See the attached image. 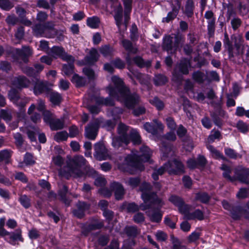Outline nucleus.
<instances>
[{
    "label": "nucleus",
    "instance_id": "53",
    "mask_svg": "<svg viewBox=\"0 0 249 249\" xmlns=\"http://www.w3.org/2000/svg\"><path fill=\"white\" fill-rule=\"evenodd\" d=\"M14 7V3L9 0H0V7L2 9L9 11Z\"/></svg>",
    "mask_w": 249,
    "mask_h": 249
},
{
    "label": "nucleus",
    "instance_id": "39",
    "mask_svg": "<svg viewBox=\"0 0 249 249\" xmlns=\"http://www.w3.org/2000/svg\"><path fill=\"white\" fill-rule=\"evenodd\" d=\"M130 142V141L125 142L124 140L123 137L121 136L112 137V145L115 148H118L122 146L123 144L127 145Z\"/></svg>",
    "mask_w": 249,
    "mask_h": 249
},
{
    "label": "nucleus",
    "instance_id": "40",
    "mask_svg": "<svg viewBox=\"0 0 249 249\" xmlns=\"http://www.w3.org/2000/svg\"><path fill=\"white\" fill-rule=\"evenodd\" d=\"M100 22V18L97 16H93L87 19V24L91 28H97Z\"/></svg>",
    "mask_w": 249,
    "mask_h": 249
},
{
    "label": "nucleus",
    "instance_id": "19",
    "mask_svg": "<svg viewBox=\"0 0 249 249\" xmlns=\"http://www.w3.org/2000/svg\"><path fill=\"white\" fill-rule=\"evenodd\" d=\"M186 163L189 169H193L198 166H204L206 164V159L203 156L199 155L196 160L195 158L188 159Z\"/></svg>",
    "mask_w": 249,
    "mask_h": 249
},
{
    "label": "nucleus",
    "instance_id": "27",
    "mask_svg": "<svg viewBox=\"0 0 249 249\" xmlns=\"http://www.w3.org/2000/svg\"><path fill=\"white\" fill-rule=\"evenodd\" d=\"M204 218V213L199 209H196L192 212H190L186 215V220H188L197 219L201 221Z\"/></svg>",
    "mask_w": 249,
    "mask_h": 249
},
{
    "label": "nucleus",
    "instance_id": "41",
    "mask_svg": "<svg viewBox=\"0 0 249 249\" xmlns=\"http://www.w3.org/2000/svg\"><path fill=\"white\" fill-rule=\"evenodd\" d=\"M114 19L116 24L120 28L122 24L123 18V8L121 6L118 7L115 11Z\"/></svg>",
    "mask_w": 249,
    "mask_h": 249
},
{
    "label": "nucleus",
    "instance_id": "28",
    "mask_svg": "<svg viewBox=\"0 0 249 249\" xmlns=\"http://www.w3.org/2000/svg\"><path fill=\"white\" fill-rule=\"evenodd\" d=\"M179 4H178V7L175 6H173L172 11L167 14L166 17L162 18V22L169 23L170 21L173 20L177 17L179 12Z\"/></svg>",
    "mask_w": 249,
    "mask_h": 249
},
{
    "label": "nucleus",
    "instance_id": "58",
    "mask_svg": "<svg viewBox=\"0 0 249 249\" xmlns=\"http://www.w3.org/2000/svg\"><path fill=\"white\" fill-rule=\"evenodd\" d=\"M179 212L184 214V219H186V215L190 212V206L185 204L184 202L178 207Z\"/></svg>",
    "mask_w": 249,
    "mask_h": 249
},
{
    "label": "nucleus",
    "instance_id": "50",
    "mask_svg": "<svg viewBox=\"0 0 249 249\" xmlns=\"http://www.w3.org/2000/svg\"><path fill=\"white\" fill-rule=\"evenodd\" d=\"M124 206L129 213H135L139 211L140 209H141V205L139 206L134 202L126 203L124 204Z\"/></svg>",
    "mask_w": 249,
    "mask_h": 249
},
{
    "label": "nucleus",
    "instance_id": "44",
    "mask_svg": "<svg viewBox=\"0 0 249 249\" xmlns=\"http://www.w3.org/2000/svg\"><path fill=\"white\" fill-rule=\"evenodd\" d=\"M132 61L138 67L142 68L144 67H149L151 65V62L149 61L145 62L143 59L139 56L134 57L132 59Z\"/></svg>",
    "mask_w": 249,
    "mask_h": 249
},
{
    "label": "nucleus",
    "instance_id": "57",
    "mask_svg": "<svg viewBox=\"0 0 249 249\" xmlns=\"http://www.w3.org/2000/svg\"><path fill=\"white\" fill-rule=\"evenodd\" d=\"M141 180L140 178H131L125 180L126 185L131 186L132 187H137L140 184Z\"/></svg>",
    "mask_w": 249,
    "mask_h": 249
},
{
    "label": "nucleus",
    "instance_id": "49",
    "mask_svg": "<svg viewBox=\"0 0 249 249\" xmlns=\"http://www.w3.org/2000/svg\"><path fill=\"white\" fill-rule=\"evenodd\" d=\"M130 141H132L134 144H139L141 143V137L136 130H132L129 136Z\"/></svg>",
    "mask_w": 249,
    "mask_h": 249
},
{
    "label": "nucleus",
    "instance_id": "54",
    "mask_svg": "<svg viewBox=\"0 0 249 249\" xmlns=\"http://www.w3.org/2000/svg\"><path fill=\"white\" fill-rule=\"evenodd\" d=\"M68 137V133L65 131H62L57 132L55 134V135L54 136V140L58 142H60L61 141L67 140Z\"/></svg>",
    "mask_w": 249,
    "mask_h": 249
},
{
    "label": "nucleus",
    "instance_id": "2",
    "mask_svg": "<svg viewBox=\"0 0 249 249\" xmlns=\"http://www.w3.org/2000/svg\"><path fill=\"white\" fill-rule=\"evenodd\" d=\"M154 188H140L141 197L144 203L141 204L140 207L142 211L148 209L146 213L151 221L159 223L162 217L160 209L164 205V202Z\"/></svg>",
    "mask_w": 249,
    "mask_h": 249
},
{
    "label": "nucleus",
    "instance_id": "36",
    "mask_svg": "<svg viewBox=\"0 0 249 249\" xmlns=\"http://www.w3.org/2000/svg\"><path fill=\"white\" fill-rule=\"evenodd\" d=\"M220 169L223 171V176L225 178L231 182L234 181L233 176L231 177L230 175L232 170L231 166L225 164H222Z\"/></svg>",
    "mask_w": 249,
    "mask_h": 249
},
{
    "label": "nucleus",
    "instance_id": "5",
    "mask_svg": "<svg viewBox=\"0 0 249 249\" xmlns=\"http://www.w3.org/2000/svg\"><path fill=\"white\" fill-rule=\"evenodd\" d=\"M223 42L224 47L228 52L229 59L230 61L236 63L235 57L243 54L246 45L243 43L241 39L239 41H235L233 45L232 41L230 40L226 32L224 33Z\"/></svg>",
    "mask_w": 249,
    "mask_h": 249
},
{
    "label": "nucleus",
    "instance_id": "29",
    "mask_svg": "<svg viewBox=\"0 0 249 249\" xmlns=\"http://www.w3.org/2000/svg\"><path fill=\"white\" fill-rule=\"evenodd\" d=\"M128 127L123 123H120L118 126L117 131L120 136L123 137L124 140L127 142L130 141V138L127 134Z\"/></svg>",
    "mask_w": 249,
    "mask_h": 249
},
{
    "label": "nucleus",
    "instance_id": "61",
    "mask_svg": "<svg viewBox=\"0 0 249 249\" xmlns=\"http://www.w3.org/2000/svg\"><path fill=\"white\" fill-rule=\"evenodd\" d=\"M138 28L136 24H134L132 25L130 29V37L132 41H135L138 40Z\"/></svg>",
    "mask_w": 249,
    "mask_h": 249
},
{
    "label": "nucleus",
    "instance_id": "11",
    "mask_svg": "<svg viewBox=\"0 0 249 249\" xmlns=\"http://www.w3.org/2000/svg\"><path fill=\"white\" fill-rule=\"evenodd\" d=\"M100 121L94 119L85 127V136L88 139L94 140L98 134Z\"/></svg>",
    "mask_w": 249,
    "mask_h": 249
},
{
    "label": "nucleus",
    "instance_id": "62",
    "mask_svg": "<svg viewBox=\"0 0 249 249\" xmlns=\"http://www.w3.org/2000/svg\"><path fill=\"white\" fill-rule=\"evenodd\" d=\"M221 137L220 132L218 131H212L211 134L209 135L208 141L209 142L212 143L215 140L220 139Z\"/></svg>",
    "mask_w": 249,
    "mask_h": 249
},
{
    "label": "nucleus",
    "instance_id": "16",
    "mask_svg": "<svg viewBox=\"0 0 249 249\" xmlns=\"http://www.w3.org/2000/svg\"><path fill=\"white\" fill-rule=\"evenodd\" d=\"M143 128L147 132L156 135L159 130H163L164 126L160 122L155 119L153 120V123H146L143 125Z\"/></svg>",
    "mask_w": 249,
    "mask_h": 249
},
{
    "label": "nucleus",
    "instance_id": "1",
    "mask_svg": "<svg viewBox=\"0 0 249 249\" xmlns=\"http://www.w3.org/2000/svg\"><path fill=\"white\" fill-rule=\"evenodd\" d=\"M111 81L113 85H110L107 87L108 92L110 97L105 98L98 97L96 99L97 104L113 106L114 105V102L111 97L124 103L128 108H133L139 104V96L136 93H131L129 89L124 85L121 78L114 75L112 77Z\"/></svg>",
    "mask_w": 249,
    "mask_h": 249
},
{
    "label": "nucleus",
    "instance_id": "46",
    "mask_svg": "<svg viewBox=\"0 0 249 249\" xmlns=\"http://www.w3.org/2000/svg\"><path fill=\"white\" fill-rule=\"evenodd\" d=\"M51 102L54 105H59L62 101L61 95L55 92H52L50 95Z\"/></svg>",
    "mask_w": 249,
    "mask_h": 249
},
{
    "label": "nucleus",
    "instance_id": "7",
    "mask_svg": "<svg viewBox=\"0 0 249 249\" xmlns=\"http://www.w3.org/2000/svg\"><path fill=\"white\" fill-rule=\"evenodd\" d=\"M191 67L190 60L184 58L178 63L173 72L172 80L178 85H180L183 81V74L189 73V69Z\"/></svg>",
    "mask_w": 249,
    "mask_h": 249
},
{
    "label": "nucleus",
    "instance_id": "12",
    "mask_svg": "<svg viewBox=\"0 0 249 249\" xmlns=\"http://www.w3.org/2000/svg\"><path fill=\"white\" fill-rule=\"evenodd\" d=\"M204 18L207 20L208 34L210 37H212L214 35L215 29L216 18L214 13L211 10L207 11L205 13Z\"/></svg>",
    "mask_w": 249,
    "mask_h": 249
},
{
    "label": "nucleus",
    "instance_id": "52",
    "mask_svg": "<svg viewBox=\"0 0 249 249\" xmlns=\"http://www.w3.org/2000/svg\"><path fill=\"white\" fill-rule=\"evenodd\" d=\"M195 198L203 203H206L209 202L210 196L205 193H199L196 194Z\"/></svg>",
    "mask_w": 249,
    "mask_h": 249
},
{
    "label": "nucleus",
    "instance_id": "18",
    "mask_svg": "<svg viewBox=\"0 0 249 249\" xmlns=\"http://www.w3.org/2000/svg\"><path fill=\"white\" fill-rule=\"evenodd\" d=\"M128 69L131 73H128V75L132 79L134 84H136V83L134 80L133 77L138 80L141 84L147 85L149 83V78L147 75L142 74L137 71L131 70L130 67H128Z\"/></svg>",
    "mask_w": 249,
    "mask_h": 249
},
{
    "label": "nucleus",
    "instance_id": "31",
    "mask_svg": "<svg viewBox=\"0 0 249 249\" xmlns=\"http://www.w3.org/2000/svg\"><path fill=\"white\" fill-rule=\"evenodd\" d=\"M99 51L104 57L112 56L115 51L114 48L109 45H105L101 47Z\"/></svg>",
    "mask_w": 249,
    "mask_h": 249
},
{
    "label": "nucleus",
    "instance_id": "63",
    "mask_svg": "<svg viewBox=\"0 0 249 249\" xmlns=\"http://www.w3.org/2000/svg\"><path fill=\"white\" fill-rule=\"evenodd\" d=\"M113 188H100L98 192L105 197H110L113 192Z\"/></svg>",
    "mask_w": 249,
    "mask_h": 249
},
{
    "label": "nucleus",
    "instance_id": "13",
    "mask_svg": "<svg viewBox=\"0 0 249 249\" xmlns=\"http://www.w3.org/2000/svg\"><path fill=\"white\" fill-rule=\"evenodd\" d=\"M211 105L214 108V111L211 113V116L212 118L214 123L218 126L221 124V121L219 116L224 114L223 111L221 108V102L217 101L214 102L213 101Z\"/></svg>",
    "mask_w": 249,
    "mask_h": 249
},
{
    "label": "nucleus",
    "instance_id": "10",
    "mask_svg": "<svg viewBox=\"0 0 249 249\" xmlns=\"http://www.w3.org/2000/svg\"><path fill=\"white\" fill-rule=\"evenodd\" d=\"M49 54L54 58L59 57L66 61L71 62L74 60L72 55L67 54L63 48L58 46L52 47L49 52Z\"/></svg>",
    "mask_w": 249,
    "mask_h": 249
},
{
    "label": "nucleus",
    "instance_id": "48",
    "mask_svg": "<svg viewBox=\"0 0 249 249\" xmlns=\"http://www.w3.org/2000/svg\"><path fill=\"white\" fill-rule=\"evenodd\" d=\"M204 73L199 71L194 72L192 74L193 79L199 84H201L204 82Z\"/></svg>",
    "mask_w": 249,
    "mask_h": 249
},
{
    "label": "nucleus",
    "instance_id": "51",
    "mask_svg": "<svg viewBox=\"0 0 249 249\" xmlns=\"http://www.w3.org/2000/svg\"><path fill=\"white\" fill-rule=\"evenodd\" d=\"M0 117L6 122H10L12 118V111L9 109H1Z\"/></svg>",
    "mask_w": 249,
    "mask_h": 249
},
{
    "label": "nucleus",
    "instance_id": "32",
    "mask_svg": "<svg viewBox=\"0 0 249 249\" xmlns=\"http://www.w3.org/2000/svg\"><path fill=\"white\" fill-rule=\"evenodd\" d=\"M243 211L244 210L241 206H233L230 210V213L233 219L238 220L241 217Z\"/></svg>",
    "mask_w": 249,
    "mask_h": 249
},
{
    "label": "nucleus",
    "instance_id": "56",
    "mask_svg": "<svg viewBox=\"0 0 249 249\" xmlns=\"http://www.w3.org/2000/svg\"><path fill=\"white\" fill-rule=\"evenodd\" d=\"M242 21L237 17H234L231 20V27L233 31H236L241 25Z\"/></svg>",
    "mask_w": 249,
    "mask_h": 249
},
{
    "label": "nucleus",
    "instance_id": "9",
    "mask_svg": "<svg viewBox=\"0 0 249 249\" xmlns=\"http://www.w3.org/2000/svg\"><path fill=\"white\" fill-rule=\"evenodd\" d=\"M234 181L238 180L242 183L249 184V168L239 165L234 169Z\"/></svg>",
    "mask_w": 249,
    "mask_h": 249
},
{
    "label": "nucleus",
    "instance_id": "33",
    "mask_svg": "<svg viewBox=\"0 0 249 249\" xmlns=\"http://www.w3.org/2000/svg\"><path fill=\"white\" fill-rule=\"evenodd\" d=\"M187 132V129L182 125L180 124L177 130V133L178 137L184 142H189L190 138L186 135Z\"/></svg>",
    "mask_w": 249,
    "mask_h": 249
},
{
    "label": "nucleus",
    "instance_id": "22",
    "mask_svg": "<svg viewBox=\"0 0 249 249\" xmlns=\"http://www.w3.org/2000/svg\"><path fill=\"white\" fill-rule=\"evenodd\" d=\"M48 83L46 81L37 80L35 84L34 92L36 95L49 91Z\"/></svg>",
    "mask_w": 249,
    "mask_h": 249
},
{
    "label": "nucleus",
    "instance_id": "64",
    "mask_svg": "<svg viewBox=\"0 0 249 249\" xmlns=\"http://www.w3.org/2000/svg\"><path fill=\"white\" fill-rule=\"evenodd\" d=\"M249 195V188H241L236 195L238 198H245Z\"/></svg>",
    "mask_w": 249,
    "mask_h": 249
},
{
    "label": "nucleus",
    "instance_id": "47",
    "mask_svg": "<svg viewBox=\"0 0 249 249\" xmlns=\"http://www.w3.org/2000/svg\"><path fill=\"white\" fill-rule=\"evenodd\" d=\"M154 81L155 85L161 86L167 82V79L164 75L161 74H158L155 75Z\"/></svg>",
    "mask_w": 249,
    "mask_h": 249
},
{
    "label": "nucleus",
    "instance_id": "60",
    "mask_svg": "<svg viewBox=\"0 0 249 249\" xmlns=\"http://www.w3.org/2000/svg\"><path fill=\"white\" fill-rule=\"evenodd\" d=\"M150 103L155 106L158 110H161L164 107L163 103L157 97L150 100Z\"/></svg>",
    "mask_w": 249,
    "mask_h": 249
},
{
    "label": "nucleus",
    "instance_id": "20",
    "mask_svg": "<svg viewBox=\"0 0 249 249\" xmlns=\"http://www.w3.org/2000/svg\"><path fill=\"white\" fill-rule=\"evenodd\" d=\"M89 207V204L85 202L78 201L76 204L77 208L72 211V213L75 216L81 218L84 216L86 211L88 210Z\"/></svg>",
    "mask_w": 249,
    "mask_h": 249
},
{
    "label": "nucleus",
    "instance_id": "8",
    "mask_svg": "<svg viewBox=\"0 0 249 249\" xmlns=\"http://www.w3.org/2000/svg\"><path fill=\"white\" fill-rule=\"evenodd\" d=\"M164 167L170 175H178L184 173V165L180 161L176 159L165 163Z\"/></svg>",
    "mask_w": 249,
    "mask_h": 249
},
{
    "label": "nucleus",
    "instance_id": "24",
    "mask_svg": "<svg viewBox=\"0 0 249 249\" xmlns=\"http://www.w3.org/2000/svg\"><path fill=\"white\" fill-rule=\"evenodd\" d=\"M58 193V198L67 206H69L71 202L69 196L71 194L68 192L67 188H63L59 191Z\"/></svg>",
    "mask_w": 249,
    "mask_h": 249
},
{
    "label": "nucleus",
    "instance_id": "30",
    "mask_svg": "<svg viewBox=\"0 0 249 249\" xmlns=\"http://www.w3.org/2000/svg\"><path fill=\"white\" fill-rule=\"evenodd\" d=\"M34 35L37 37H49L46 34L45 27L42 24H36L33 28Z\"/></svg>",
    "mask_w": 249,
    "mask_h": 249
},
{
    "label": "nucleus",
    "instance_id": "38",
    "mask_svg": "<svg viewBox=\"0 0 249 249\" xmlns=\"http://www.w3.org/2000/svg\"><path fill=\"white\" fill-rule=\"evenodd\" d=\"M71 82L75 84L77 87H81L85 86L87 80L85 78L74 74L71 79Z\"/></svg>",
    "mask_w": 249,
    "mask_h": 249
},
{
    "label": "nucleus",
    "instance_id": "59",
    "mask_svg": "<svg viewBox=\"0 0 249 249\" xmlns=\"http://www.w3.org/2000/svg\"><path fill=\"white\" fill-rule=\"evenodd\" d=\"M19 201L21 204L26 209L28 208L31 206L30 199L26 195H21L19 198Z\"/></svg>",
    "mask_w": 249,
    "mask_h": 249
},
{
    "label": "nucleus",
    "instance_id": "21",
    "mask_svg": "<svg viewBox=\"0 0 249 249\" xmlns=\"http://www.w3.org/2000/svg\"><path fill=\"white\" fill-rule=\"evenodd\" d=\"M30 83V81L24 76L15 77L11 80L12 85L18 89L27 88Z\"/></svg>",
    "mask_w": 249,
    "mask_h": 249
},
{
    "label": "nucleus",
    "instance_id": "42",
    "mask_svg": "<svg viewBox=\"0 0 249 249\" xmlns=\"http://www.w3.org/2000/svg\"><path fill=\"white\" fill-rule=\"evenodd\" d=\"M74 61V60L71 62L67 61L68 64H64L63 65L62 71L64 75L67 76H70L73 73Z\"/></svg>",
    "mask_w": 249,
    "mask_h": 249
},
{
    "label": "nucleus",
    "instance_id": "55",
    "mask_svg": "<svg viewBox=\"0 0 249 249\" xmlns=\"http://www.w3.org/2000/svg\"><path fill=\"white\" fill-rule=\"evenodd\" d=\"M42 114L44 122L49 124L51 123L52 120H53L55 117L54 114L49 110L43 111Z\"/></svg>",
    "mask_w": 249,
    "mask_h": 249
},
{
    "label": "nucleus",
    "instance_id": "37",
    "mask_svg": "<svg viewBox=\"0 0 249 249\" xmlns=\"http://www.w3.org/2000/svg\"><path fill=\"white\" fill-rule=\"evenodd\" d=\"M121 43L124 49L129 53H137V49L133 47L132 43L130 40L123 39L122 40Z\"/></svg>",
    "mask_w": 249,
    "mask_h": 249
},
{
    "label": "nucleus",
    "instance_id": "35",
    "mask_svg": "<svg viewBox=\"0 0 249 249\" xmlns=\"http://www.w3.org/2000/svg\"><path fill=\"white\" fill-rule=\"evenodd\" d=\"M96 120L100 122L99 126L105 127L108 130L113 129L115 126V123L114 121L110 120H105L102 118H97Z\"/></svg>",
    "mask_w": 249,
    "mask_h": 249
},
{
    "label": "nucleus",
    "instance_id": "15",
    "mask_svg": "<svg viewBox=\"0 0 249 249\" xmlns=\"http://www.w3.org/2000/svg\"><path fill=\"white\" fill-rule=\"evenodd\" d=\"M94 157L99 160H106L108 156L107 150L105 145L101 142H97L94 146Z\"/></svg>",
    "mask_w": 249,
    "mask_h": 249
},
{
    "label": "nucleus",
    "instance_id": "34",
    "mask_svg": "<svg viewBox=\"0 0 249 249\" xmlns=\"http://www.w3.org/2000/svg\"><path fill=\"white\" fill-rule=\"evenodd\" d=\"M195 8L193 0H187L185 5L184 13L188 18H191L194 14Z\"/></svg>",
    "mask_w": 249,
    "mask_h": 249
},
{
    "label": "nucleus",
    "instance_id": "14",
    "mask_svg": "<svg viewBox=\"0 0 249 249\" xmlns=\"http://www.w3.org/2000/svg\"><path fill=\"white\" fill-rule=\"evenodd\" d=\"M5 240L13 246L18 244V241L23 242L24 239L22 236L21 229H18L14 231L9 232L7 236L5 237Z\"/></svg>",
    "mask_w": 249,
    "mask_h": 249
},
{
    "label": "nucleus",
    "instance_id": "43",
    "mask_svg": "<svg viewBox=\"0 0 249 249\" xmlns=\"http://www.w3.org/2000/svg\"><path fill=\"white\" fill-rule=\"evenodd\" d=\"M170 238L172 244V249H186V246L182 245L180 241L174 235H171Z\"/></svg>",
    "mask_w": 249,
    "mask_h": 249
},
{
    "label": "nucleus",
    "instance_id": "25",
    "mask_svg": "<svg viewBox=\"0 0 249 249\" xmlns=\"http://www.w3.org/2000/svg\"><path fill=\"white\" fill-rule=\"evenodd\" d=\"M65 120L64 117L57 118L54 117L49 124L50 128L52 130H58L62 129L64 127Z\"/></svg>",
    "mask_w": 249,
    "mask_h": 249
},
{
    "label": "nucleus",
    "instance_id": "45",
    "mask_svg": "<svg viewBox=\"0 0 249 249\" xmlns=\"http://www.w3.org/2000/svg\"><path fill=\"white\" fill-rule=\"evenodd\" d=\"M21 96L18 91L14 88L11 89L8 94V98L14 104L18 101Z\"/></svg>",
    "mask_w": 249,
    "mask_h": 249
},
{
    "label": "nucleus",
    "instance_id": "3",
    "mask_svg": "<svg viewBox=\"0 0 249 249\" xmlns=\"http://www.w3.org/2000/svg\"><path fill=\"white\" fill-rule=\"evenodd\" d=\"M152 151L147 146L143 145L140 149V152L132 150L131 153L125 158V161L129 166L140 171L144 169L143 162L150 161Z\"/></svg>",
    "mask_w": 249,
    "mask_h": 249
},
{
    "label": "nucleus",
    "instance_id": "17",
    "mask_svg": "<svg viewBox=\"0 0 249 249\" xmlns=\"http://www.w3.org/2000/svg\"><path fill=\"white\" fill-rule=\"evenodd\" d=\"M14 53L17 57L21 59L23 62L27 63L28 62V57L33 54L32 50L28 46H23L22 49L14 50Z\"/></svg>",
    "mask_w": 249,
    "mask_h": 249
},
{
    "label": "nucleus",
    "instance_id": "6",
    "mask_svg": "<svg viewBox=\"0 0 249 249\" xmlns=\"http://www.w3.org/2000/svg\"><path fill=\"white\" fill-rule=\"evenodd\" d=\"M184 41L185 38L181 35L174 34V36L166 35L162 39V47L163 50L173 53L177 51Z\"/></svg>",
    "mask_w": 249,
    "mask_h": 249
},
{
    "label": "nucleus",
    "instance_id": "26",
    "mask_svg": "<svg viewBox=\"0 0 249 249\" xmlns=\"http://www.w3.org/2000/svg\"><path fill=\"white\" fill-rule=\"evenodd\" d=\"M99 58V54L95 49H92L89 53L88 55L85 57L84 60L86 64L93 65L97 61Z\"/></svg>",
    "mask_w": 249,
    "mask_h": 249
},
{
    "label": "nucleus",
    "instance_id": "4",
    "mask_svg": "<svg viewBox=\"0 0 249 249\" xmlns=\"http://www.w3.org/2000/svg\"><path fill=\"white\" fill-rule=\"evenodd\" d=\"M86 162V160L83 156H75L70 160L67 167L61 168L59 171V174L62 177L66 178L70 177L75 178L84 177L85 174L82 169Z\"/></svg>",
    "mask_w": 249,
    "mask_h": 249
},
{
    "label": "nucleus",
    "instance_id": "23",
    "mask_svg": "<svg viewBox=\"0 0 249 249\" xmlns=\"http://www.w3.org/2000/svg\"><path fill=\"white\" fill-rule=\"evenodd\" d=\"M29 102V99L28 98L24 96H21L18 99V101L14 103L19 108V112L18 113V118L23 117L25 111L24 107Z\"/></svg>",
    "mask_w": 249,
    "mask_h": 249
}]
</instances>
